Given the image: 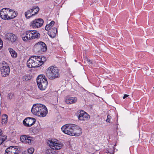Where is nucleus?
I'll use <instances>...</instances> for the list:
<instances>
[{
  "mask_svg": "<svg viewBox=\"0 0 154 154\" xmlns=\"http://www.w3.org/2000/svg\"><path fill=\"white\" fill-rule=\"evenodd\" d=\"M1 0H0V1H1Z\"/></svg>",
  "mask_w": 154,
  "mask_h": 154,
  "instance_id": "45",
  "label": "nucleus"
},
{
  "mask_svg": "<svg viewBox=\"0 0 154 154\" xmlns=\"http://www.w3.org/2000/svg\"><path fill=\"white\" fill-rule=\"evenodd\" d=\"M29 30L24 32L21 33V36L23 40L25 42H27L31 40Z\"/></svg>",
  "mask_w": 154,
  "mask_h": 154,
  "instance_id": "17",
  "label": "nucleus"
},
{
  "mask_svg": "<svg viewBox=\"0 0 154 154\" xmlns=\"http://www.w3.org/2000/svg\"><path fill=\"white\" fill-rule=\"evenodd\" d=\"M9 51L11 55V56L13 57H16L17 56V54L16 52L14 50L11 48L9 49Z\"/></svg>",
  "mask_w": 154,
  "mask_h": 154,
  "instance_id": "26",
  "label": "nucleus"
},
{
  "mask_svg": "<svg viewBox=\"0 0 154 154\" xmlns=\"http://www.w3.org/2000/svg\"><path fill=\"white\" fill-rule=\"evenodd\" d=\"M154 89V87L153 88Z\"/></svg>",
  "mask_w": 154,
  "mask_h": 154,
  "instance_id": "44",
  "label": "nucleus"
},
{
  "mask_svg": "<svg viewBox=\"0 0 154 154\" xmlns=\"http://www.w3.org/2000/svg\"><path fill=\"white\" fill-rule=\"evenodd\" d=\"M47 143L51 149L56 150L61 149L63 146V144L61 143L59 141L54 139L48 140Z\"/></svg>",
  "mask_w": 154,
  "mask_h": 154,
  "instance_id": "5",
  "label": "nucleus"
},
{
  "mask_svg": "<svg viewBox=\"0 0 154 154\" xmlns=\"http://www.w3.org/2000/svg\"><path fill=\"white\" fill-rule=\"evenodd\" d=\"M54 23L55 22L54 21H52L49 24L47 25L45 27V30L48 31L50 29L52 28L51 27L53 26Z\"/></svg>",
  "mask_w": 154,
  "mask_h": 154,
  "instance_id": "25",
  "label": "nucleus"
},
{
  "mask_svg": "<svg viewBox=\"0 0 154 154\" xmlns=\"http://www.w3.org/2000/svg\"><path fill=\"white\" fill-rule=\"evenodd\" d=\"M76 115L78 119L81 121H85L87 119V113L83 110L78 111Z\"/></svg>",
  "mask_w": 154,
  "mask_h": 154,
  "instance_id": "14",
  "label": "nucleus"
},
{
  "mask_svg": "<svg viewBox=\"0 0 154 154\" xmlns=\"http://www.w3.org/2000/svg\"><path fill=\"white\" fill-rule=\"evenodd\" d=\"M44 23L43 20L41 18L35 19L32 21L30 23V26L35 29L40 27L42 26Z\"/></svg>",
  "mask_w": 154,
  "mask_h": 154,
  "instance_id": "9",
  "label": "nucleus"
},
{
  "mask_svg": "<svg viewBox=\"0 0 154 154\" xmlns=\"http://www.w3.org/2000/svg\"><path fill=\"white\" fill-rule=\"evenodd\" d=\"M5 38L8 41L13 43L17 40L18 37L15 34L11 33H7L5 35Z\"/></svg>",
  "mask_w": 154,
  "mask_h": 154,
  "instance_id": "11",
  "label": "nucleus"
},
{
  "mask_svg": "<svg viewBox=\"0 0 154 154\" xmlns=\"http://www.w3.org/2000/svg\"><path fill=\"white\" fill-rule=\"evenodd\" d=\"M11 9L8 8L2 9L0 11V17L2 19L4 20H10V12Z\"/></svg>",
  "mask_w": 154,
  "mask_h": 154,
  "instance_id": "7",
  "label": "nucleus"
},
{
  "mask_svg": "<svg viewBox=\"0 0 154 154\" xmlns=\"http://www.w3.org/2000/svg\"><path fill=\"white\" fill-rule=\"evenodd\" d=\"M90 115H89L87 113V118H89L90 119Z\"/></svg>",
  "mask_w": 154,
  "mask_h": 154,
  "instance_id": "40",
  "label": "nucleus"
},
{
  "mask_svg": "<svg viewBox=\"0 0 154 154\" xmlns=\"http://www.w3.org/2000/svg\"><path fill=\"white\" fill-rule=\"evenodd\" d=\"M75 124H67L63 126L61 128L62 131L65 134L71 135Z\"/></svg>",
  "mask_w": 154,
  "mask_h": 154,
  "instance_id": "6",
  "label": "nucleus"
},
{
  "mask_svg": "<svg viewBox=\"0 0 154 154\" xmlns=\"http://www.w3.org/2000/svg\"><path fill=\"white\" fill-rule=\"evenodd\" d=\"M2 119H7L8 118V116L7 115L4 114L2 116Z\"/></svg>",
  "mask_w": 154,
  "mask_h": 154,
  "instance_id": "36",
  "label": "nucleus"
},
{
  "mask_svg": "<svg viewBox=\"0 0 154 154\" xmlns=\"http://www.w3.org/2000/svg\"><path fill=\"white\" fill-rule=\"evenodd\" d=\"M36 56L31 57L27 62V66L29 68L39 67Z\"/></svg>",
  "mask_w": 154,
  "mask_h": 154,
  "instance_id": "8",
  "label": "nucleus"
},
{
  "mask_svg": "<svg viewBox=\"0 0 154 154\" xmlns=\"http://www.w3.org/2000/svg\"><path fill=\"white\" fill-rule=\"evenodd\" d=\"M49 33L50 36L52 38L55 37L56 35L57 30V28L55 27L50 29H49Z\"/></svg>",
  "mask_w": 154,
  "mask_h": 154,
  "instance_id": "21",
  "label": "nucleus"
},
{
  "mask_svg": "<svg viewBox=\"0 0 154 154\" xmlns=\"http://www.w3.org/2000/svg\"><path fill=\"white\" fill-rule=\"evenodd\" d=\"M3 45V43L2 40L0 38V49H1Z\"/></svg>",
  "mask_w": 154,
  "mask_h": 154,
  "instance_id": "34",
  "label": "nucleus"
},
{
  "mask_svg": "<svg viewBox=\"0 0 154 154\" xmlns=\"http://www.w3.org/2000/svg\"><path fill=\"white\" fill-rule=\"evenodd\" d=\"M14 95L13 93H9L8 95L7 99L8 100H11V99L14 98Z\"/></svg>",
  "mask_w": 154,
  "mask_h": 154,
  "instance_id": "29",
  "label": "nucleus"
},
{
  "mask_svg": "<svg viewBox=\"0 0 154 154\" xmlns=\"http://www.w3.org/2000/svg\"><path fill=\"white\" fill-rule=\"evenodd\" d=\"M77 99L76 97L67 96L65 98V102L67 104H69L75 103L77 101Z\"/></svg>",
  "mask_w": 154,
  "mask_h": 154,
  "instance_id": "19",
  "label": "nucleus"
},
{
  "mask_svg": "<svg viewBox=\"0 0 154 154\" xmlns=\"http://www.w3.org/2000/svg\"><path fill=\"white\" fill-rule=\"evenodd\" d=\"M93 94H94L92 93H91L89 92H87V95H88L89 96H93Z\"/></svg>",
  "mask_w": 154,
  "mask_h": 154,
  "instance_id": "37",
  "label": "nucleus"
},
{
  "mask_svg": "<svg viewBox=\"0 0 154 154\" xmlns=\"http://www.w3.org/2000/svg\"><path fill=\"white\" fill-rule=\"evenodd\" d=\"M42 106H45L43 105H42Z\"/></svg>",
  "mask_w": 154,
  "mask_h": 154,
  "instance_id": "43",
  "label": "nucleus"
},
{
  "mask_svg": "<svg viewBox=\"0 0 154 154\" xmlns=\"http://www.w3.org/2000/svg\"><path fill=\"white\" fill-rule=\"evenodd\" d=\"M23 81H26L30 79V76L25 75L23 76Z\"/></svg>",
  "mask_w": 154,
  "mask_h": 154,
  "instance_id": "30",
  "label": "nucleus"
},
{
  "mask_svg": "<svg viewBox=\"0 0 154 154\" xmlns=\"http://www.w3.org/2000/svg\"><path fill=\"white\" fill-rule=\"evenodd\" d=\"M19 151L16 146H11L5 150V154H18Z\"/></svg>",
  "mask_w": 154,
  "mask_h": 154,
  "instance_id": "13",
  "label": "nucleus"
},
{
  "mask_svg": "<svg viewBox=\"0 0 154 154\" xmlns=\"http://www.w3.org/2000/svg\"><path fill=\"white\" fill-rule=\"evenodd\" d=\"M129 96L128 95L126 94H124V96L123 97V99H125V98Z\"/></svg>",
  "mask_w": 154,
  "mask_h": 154,
  "instance_id": "38",
  "label": "nucleus"
},
{
  "mask_svg": "<svg viewBox=\"0 0 154 154\" xmlns=\"http://www.w3.org/2000/svg\"><path fill=\"white\" fill-rule=\"evenodd\" d=\"M21 141L26 143H28L29 144H31V142L33 141V138L29 135H23L20 137Z\"/></svg>",
  "mask_w": 154,
  "mask_h": 154,
  "instance_id": "15",
  "label": "nucleus"
},
{
  "mask_svg": "<svg viewBox=\"0 0 154 154\" xmlns=\"http://www.w3.org/2000/svg\"><path fill=\"white\" fill-rule=\"evenodd\" d=\"M8 119H2V124H5L7 122Z\"/></svg>",
  "mask_w": 154,
  "mask_h": 154,
  "instance_id": "33",
  "label": "nucleus"
},
{
  "mask_svg": "<svg viewBox=\"0 0 154 154\" xmlns=\"http://www.w3.org/2000/svg\"><path fill=\"white\" fill-rule=\"evenodd\" d=\"M32 11L31 10V9L28 10L25 13V15L27 19H29L32 16L34 15V14L32 13Z\"/></svg>",
  "mask_w": 154,
  "mask_h": 154,
  "instance_id": "22",
  "label": "nucleus"
},
{
  "mask_svg": "<svg viewBox=\"0 0 154 154\" xmlns=\"http://www.w3.org/2000/svg\"><path fill=\"white\" fill-rule=\"evenodd\" d=\"M85 59H86V56H85V57H84V59H85Z\"/></svg>",
  "mask_w": 154,
  "mask_h": 154,
  "instance_id": "42",
  "label": "nucleus"
},
{
  "mask_svg": "<svg viewBox=\"0 0 154 154\" xmlns=\"http://www.w3.org/2000/svg\"><path fill=\"white\" fill-rule=\"evenodd\" d=\"M51 149H49L48 150V154H53L54 153L52 152Z\"/></svg>",
  "mask_w": 154,
  "mask_h": 154,
  "instance_id": "35",
  "label": "nucleus"
},
{
  "mask_svg": "<svg viewBox=\"0 0 154 154\" xmlns=\"http://www.w3.org/2000/svg\"><path fill=\"white\" fill-rule=\"evenodd\" d=\"M34 148L31 147L28 149L27 150L24 151L22 154H32L34 152Z\"/></svg>",
  "mask_w": 154,
  "mask_h": 154,
  "instance_id": "23",
  "label": "nucleus"
},
{
  "mask_svg": "<svg viewBox=\"0 0 154 154\" xmlns=\"http://www.w3.org/2000/svg\"><path fill=\"white\" fill-rule=\"evenodd\" d=\"M7 136H4L0 137V145L2 144L7 139Z\"/></svg>",
  "mask_w": 154,
  "mask_h": 154,
  "instance_id": "28",
  "label": "nucleus"
},
{
  "mask_svg": "<svg viewBox=\"0 0 154 154\" xmlns=\"http://www.w3.org/2000/svg\"><path fill=\"white\" fill-rule=\"evenodd\" d=\"M35 122V119L33 118L28 117L23 121V125L29 127L33 125Z\"/></svg>",
  "mask_w": 154,
  "mask_h": 154,
  "instance_id": "12",
  "label": "nucleus"
},
{
  "mask_svg": "<svg viewBox=\"0 0 154 154\" xmlns=\"http://www.w3.org/2000/svg\"><path fill=\"white\" fill-rule=\"evenodd\" d=\"M111 119V117L110 115H108L107 116V118L106 120V122H107L110 123Z\"/></svg>",
  "mask_w": 154,
  "mask_h": 154,
  "instance_id": "32",
  "label": "nucleus"
},
{
  "mask_svg": "<svg viewBox=\"0 0 154 154\" xmlns=\"http://www.w3.org/2000/svg\"><path fill=\"white\" fill-rule=\"evenodd\" d=\"M36 57L39 66L42 65L46 60V57L44 56H36Z\"/></svg>",
  "mask_w": 154,
  "mask_h": 154,
  "instance_id": "20",
  "label": "nucleus"
},
{
  "mask_svg": "<svg viewBox=\"0 0 154 154\" xmlns=\"http://www.w3.org/2000/svg\"><path fill=\"white\" fill-rule=\"evenodd\" d=\"M0 69L2 76L6 77L9 75L10 69L9 66L7 64H3Z\"/></svg>",
  "mask_w": 154,
  "mask_h": 154,
  "instance_id": "10",
  "label": "nucleus"
},
{
  "mask_svg": "<svg viewBox=\"0 0 154 154\" xmlns=\"http://www.w3.org/2000/svg\"><path fill=\"white\" fill-rule=\"evenodd\" d=\"M2 130H1V129H0V137H1V136H3L2 135Z\"/></svg>",
  "mask_w": 154,
  "mask_h": 154,
  "instance_id": "39",
  "label": "nucleus"
},
{
  "mask_svg": "<svg viewBox=\"0 0 154 154\" xmlns=\"http://www.w3.org/2000/svg\"><path fill=\"white\" fill-rule=\"evenodd\" d=\"M87 65L90 67L92 66L93 65L92 62L90 60L87 59Z\"/></svg>",
  "mask_w": 154,
  "mask_h": 154,
  "instance_id": "31",
  "label": "nucleus"
},
{
  "mask_svg": "<svg viewBox=\"0 0 154 154\" xmlns=\"http://www.w3.org/2000/svg\"><path fill=\"white\" fill-rule=\"evenodd\" d=\"M31 40L38 38L40 36V34L36 30H29Z\"/></svg>",
  "mask_w": 154,
  "mask_h": 154,
  "instance_id": "18",
  "label": "nucleus"
},
{
  "mask_svg": "<svg viewBox=\"0 0 154 154\" xmlns=\"http://www.w3.org/2000/svg\"><path fill=\"white\" fill-rule=\"evenodd\" d=\"M31 111L33 114L43 117H45L48 113L46 106H32Z\"/></svg>",
  "mask_w": 154,
  "mask_h": 154,
  "instance_id": "2",
  "label": "nucleus"
},
{
  "mask_svg": "<svg viewBox=\"0 0 154 154\" xmlns=\"http://www.w3.org/2000/svg\"><path fill=\"white\" fill-rule=\"evenodd\" d=\"M31 10L32 11V13L34 14V15L37 14L39 10V9L38 7H33L31 9Z\"/></svg>",
  "mask_w": 154,
  "mask_h": 154,
  "instance_id": "27",
  "label": "nucleus"
},
{
  "mask_svg": "<svg viewBox=\"0 0 154 154\" xmlns=\"http://www.w3.org/2000/svg\"><path fill=\"white\" fill-rule=\"evenodd\" d=\"M75 126L73 128L71 136H79L81 135L82 131V129L79 126L75 124Z\"/></svg>",
  "mask_w": 154,
  "mask_h": 154,
  "instance_id": "16",
  "label": "nucleus"
},
{
  "mask_svg": "<svg viewBox=\"0 0 154 154\" xmlns=\"http://www.w3.org/2000/svg\"><path fill=\"white\" fill-rule=\"evenodd\" d=\"M38 105V104H34L33 105V106H36V105Z\"/></svg>",
  "mask_w": 154,
  "mask_h": 154,
  "instance_id": "41",
  "label": "nucleus"
},
{
  "mask_svg": "<svg viewBox=\"0 0 154 154\" xmlns=\"http://www.w3.org/2000/svg\"><path fill=\"white\" fill-rule=\"evenodd\" d=\"M45 74L50 79L54 80L60 76L59 69L55 66H51L46 70Z\"/></svg>",
  "mask_w": 154,
  "mask_h": 154,
  "instance_id": "1",
  "label": "nucleus"
},
{
  "mask_svg": "<svg viewBox=\"0 0 154 154\" xmlns=\"http://www.w3.org/2000/svg\"><path fill=\"white\" fill-rule=\"evenodd\" d=\"M11 11L10 12V14H11L10 15V20L14 18L17 15V12L12 9Z\"/></svg>",
  "mask_w": 154,
  "mask_h": 154,
  "instance_id": "24",
  "label": "nucleus"
},
{
  "mask_svg": "<svg viewBox=\"0 0 154 154\" xmlns=\"http://www.w3.org/2000/svg\"><path fill=\"white\" fill-rule=\"evenodd\" d=\"M37 83L38 88L42 91L45 90L48 84L47 79L45 76L40 75L37 78Z\"/></svg>",
  "mask_w": 154,
  "mask_h": 154,
  "instance_id": "3",
  "label": "nucleus"
},
{
  "mask_svg": "<svg viewBox=\"0 0 154 154\" xmlns=\"http://www.w3.org/2000/svg\"><path fill=\"white\" fill-rule=\"evenodd\" d=\"M47 47L43 42L40 41L36 43L33 47L34 51L39 54H42L46 51Z\"/></svg>",
  "mask_w": 154,
  "mask_h": 154,
  "instance_id": "4",
  "label": "nucleus"
}]
</instances>
